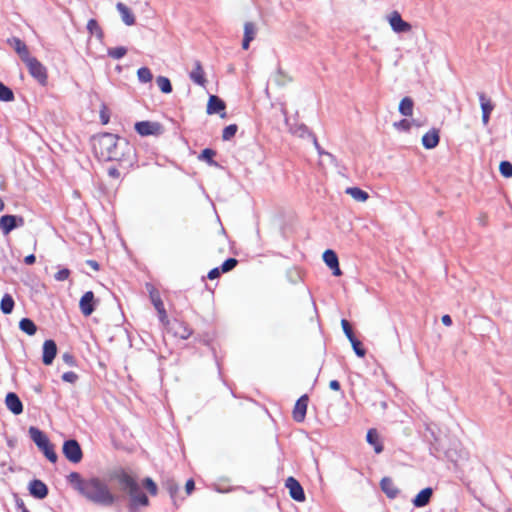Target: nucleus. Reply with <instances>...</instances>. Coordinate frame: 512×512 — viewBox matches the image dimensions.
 Wrapping results in <instances>:
<instances>
[{
  "instance_id": "obj_1",
  "label": "nucleus",
  "mask_w": 512,
  "mask_h": 512,
  "mask_svg": "<svg viewBox=\"0 0 512 512\" xmlns=\"http://www.w3.org/2000/svg\"><path fill=\"white\" fill-rule=\"evenodd\" d=\"M67 482L80 496L95 505L110 507L118 499L108 483L100 477L83 478L80 473L71 472L67 476Z\"/></svg>"
},
{
  "instance_id": "obj_2",
  "label": "nucleus",
  "mask_w": 512,
  "mask_h": 512,
  "mask_svg": "<svg viewBox=\"0 0 512 512\" xmlns=\"http://www.w3.org/2000/svg\"><path fill=\"white\" fill-rule=\"evenodd\" d=\"M92 150L97 160H121L124 156L119 150L122 147L128 148L124 140L116 135L104 133L92 138Z\"/></svg>"
},
{
  "instance_id": "obj_3",
  "label": "nucleus",
  "mask_w": 512,
  "mask_h": 512,
  "mask_svg": "<svg viewBox=\"0 0 512 512\" xmlns=\"http://www.w3.org/2000/svg\"><path fill=\"white\" fill-rule=\"evenodd\" d=\"M115 478L121 489L129 495V512H136L140 506L145 507L149 505L147 495L142 491L135 478L123 470L116 474Z\"/></svg>"
},
{
  "instance_id": "obj_4",
  "label": "nucleus",
  "mask_w": 512,
  "mask_h": 512,
  "mask_svg": "<svg viewBox=\"0 0 512 512\" xmlns=\"http://www.w3.org/2000/svg\"><path fill=\"white\" fill-rule=\"evenodd\" d=\"M24 63L26 64L30 75L34 79H36L43 86L47 84V69L38 59L31 57Z\"/></svg>"
},
{
  "instance_id": "obj_5",
  "label": "nucleus",
  "mask_w": 512,
  "mask_h": 512,
  "mask_svg": "<svg viewBox=\"0 0 512 512\" xmlns=\"http://www.w3.org/2000/svg\"><path fill=\"white\" fill-rule=\"evenodd\" d=\"M62 452L66 459L72 463H79L83 458L81 446L75 439L66 440L63 443Z\"/></svg>"
},
{
  "instance_id": "obj_6",
  "label": "nucleus",
  "mask_w": 512,
  "mask_h": 512,
  "mask_svg": "<svg viewBox=\"0 0 512 512\" xmlns=\"http://www.w3.org/2000/svg\"><path fill=\"white\" fill-rule=\"evenodd\" d=\"M24 225V219L22 216L17 215H3L0 218V229L4 235H8L15 228Z\"/></svg>"
},
{
  "instance_id": "obj_7",
  "label": "nucleus",
  "mask_w": 512,
  "mask_h": 512,
  "mask_svg": "<svg viewBox=\"0 0 512 512\" xmlns=\"http://www.w3.org/2000/svg\"><path fill=\"white\" fill-rule=\"evenodd\" d=\"M99 300H97L92 291L85 292L79 302L80 311L84 316H90L96 308Z\"/></svg>"
},
{
  "instance_id": "obj_8",
  "label": "nucleus",
  "mask_w": 512,
  "mask_h": 512,
  "mask_svg": "<svg viewBox=\"0 0 512 512\" xmlns=\"http://www.w3.org/2000/svg\"><path fill=\"white\" fill-rule=\"evenodd\" d=\"M388 22L392 28V30L396 33H406L410 32L412 26L404 21L399 14V12L394 11L388 16Z\"/></svg>"
},
{
  "instance_id": "obj_9",
  "label": "nucleus",
  "mask_w": 512,
  "mask_h": 512,
  "mask_svg": "<svg viewBox=\"0 0 512 512\" xmlns=\"http://www.w3.org/2000/svg\"><path fill=\"white\" fill-rule=\"evenodd\" d=\"M135 130L141 136L157 135L161 131V125L157 122L141 121L135 124Z\"/></svg>"
},
{
  "instance_id": "obj_10",
  "label": "nucleus",
  "mask_w": 512,
  "mask_h": 512,
  "mask_svg": "<svg viewBox=\"0 0 512 512\" xmlns=\"http://www.w3.org/2000/svg\"><path fill=\"white\" fill-rule=\"evenodd\" d=\"M285 486L289 489V494L293 500L298 502L305 500L304 490L294 477H288L286 479Z\"/></svg>"
},
{
  "instance_id": "obj_11",
  "label": "nucleus",
  "mask_w": 512,
  "mask_h": 512,
  "mask_svg": "<svg viewBox=\"0 0 512 512\" xmlns=\"http://www.w3.org/2000/svg\"><path fill=\"white\" fill-rule=\"evenodd\" d=\"M225 108V102L218 96L211 95L209 97L206 110L207 114H219L222 118H224L226 116Z\"/></svg>"
},
{
  "instance_id": "obj_12",
  "label": "nucleus",
  "mask_w": 512,
  "mask_h": 512,
  "mask_svg": "<svg viewBox=\"0 0 512 512\" xmlns=\"http://www.w3.org/2000/svg\"><path fill=\"white\" fill-rule=\"evenodd\" d=\"M189 78L193 83H195L201 87H205V85L207 83V79L205 77V72L202 67V64L199 60H195L193 62V68L189 72Z\"/></svg>"
},
{
  "instance_id": "obj_13",
  "label": "nucleus",
  "mask_w": 512,
  "mask_h": 512,
  "mask_svg": "<svg viewBox=\"0 0 512 512\" xmlns=\"http://www.w3.org/2000/svg\"><path fill=\"white\" fill-rule=\"evenodd\" d=\"M57 354V345L54 340H45L43 343L42 361L45 365H51Z\"/></svg>"
},
{
  "instance_id": "obj_14",
  "label": "nucleus",
  "mask_w": 512,
  "mask_h": 512,
  "mask_svg": "<svg viewBox=\"0 0 512 512\" xmlns=\"http://www.w3.org/2000/svg\"><path fill=\"white\" fill-rule=\"evenodd\" d=\"M309 398L308 396L302 395L295 403L293 409V419L296 422H302L305 419Z\"/></svg>"
},
{
  "instance_id": "obj_15",
  "label": "nucleus",
  "mask_w": 512,
  "mask_h": 512,
  "mask_svg": "<svg viewBox=\"0 0 512 512\" xmlns=\"http://www.w3.org/2000/svg\"><path fill=\"white\" fill-rule=\"evenodd\" d=\"M28 490L29 493L36 499H44L48 495L47 485L39 479L30 481Z\"/></svg>"
},
{
  "instance_id": "obj_16",
  "label": "nucleus",
  "mask_w": 512,
  "mask_h": 512,
  "mask_svg": "<svg viewBox=\"0 0 512 512\" xmlns=\"http://www.w3.org/2000/svg\"><path fill=\"white\" fill-rule=\"evenodd\" d=\"M5 404L14 415H19L23 412V404L18 395L14 392H9L6 395Z\"/></svg>"
},
{
  "instance_id": "obj_17",
  "label": "nucleus",
  "mask_w": 512,
  "mask_h": 512,
  "mask_svg": "<svg viewBox=\"0 0 512 512\" xmlns=\"http://www.w3.org/2000/svg\"><path fill=\"white\" fill-rule=\"evenodd\" d=\"M8 43L14 48L23 62L32 57L27 45L21 39L13 37L8 40Z\"/></svg>"
},
{
  "instance_id": "obj_18",
  "label": "nucleus",
  "mask_w": 512,
  "mask_h": 512,
  "mask_svg": "<svg viewBox=\"0 0 512 512\" xmlns=\"http://www.w3.org/2000/svg\"><path fill=\"white\" fill-rule=\"evenodd\" d=\"M479 101L482 110V122L486 126L489 123L490 114L494 109V105L484 93H479Z\"/></svg>"
},
{
  "instance_id": "obj_19",
  "label": "nucleus",
  "mask_w": 512,
  "mask_h": 512,
  "mask_svg": "<svg viewBox=\"0 0 512 512\" xmlns=\"http://www.w3.org/2000/svg\"><path fill=\"white\" fill-rule=\"evenodd\" d=\"M432 495L433 489L431 487L424 488L415 496V498L412 500V503L417 508L425 507L429 504Z\"/></svg>"
},
{
  "instance_id": "obj_20",
  "label": "nucleus",
  "mask_w": 512,
  "mask_h": 512,
  "mask_svg": "<svg viewBox=\"0 0 512 512\" xmlns=\"http://www.w3.org/2000/svg\"><path fill=\"white\" fill-rule=\"evenodd\" d=\"M257 26L253 22H246L244 24V37L242 42L243 49L247 50L249 48L250 42L254 40L257 34Z\"/></svg>"
},
{
  "instance_id": "obj_21",
  "label": "nucleus",
  "mask_w": 512,
  "mask_h": 512,
  "mask_svg": "<svg viewBox=\"0 0 512 512\" xmlns=\"http://www.w3.org/2000/svg\"><path fill=\"white\" fill-rule=\"evenodd\" d=\"M380 486L388 498L394 499L399 493L391 478L384 477L380 482Z\"/></svg>"
},
{
  "instance_id": "obj_22",
  "label": "nucleus",
  "mask_w": 512,
  "mask_h": 512,
  "mask_svg": "<svg viewBox=\"0 0 512 512\" xmlns=\"http://www.w3.org/2000/svg\"><path fill=\"white\" fill-rule=\"evenodd\" d=\"M439 143V133L437 130L433 129L428 131L422 137V144L427 149H432L436 147Z\"/></svg>"
},
{
  "instance_id": "obj_23",
  "label": "nucleus",
  "mask_w": 512,
  "mask_h": 512,
  "mask_svg": "<svg viewBox=\"0 0 512 512\" xmlns=\"http://www.w3.org/2000/svg\"><path fill=\"white\" fill-rule=\"evenodd\" d=\"M116 8L118 10V12L120 13L121 15V19L122 21L128 25V26H131V25H134L135 24V16L134 14L132 13V11L123 3H118L116 5Z\"/></svg>"
},
{
  "instance_id": "obj_24",
  "label": "nucleus",
  "mask_w": 512,
  "mask_h": 512,
  "mask_svg": "<svg viewBox=\"0 0 512 512\" xmlns=\"http://www.w3.org/2000/svg\"><path fill=\"white\" fill-rule=\"evenodd\" d=\"M366 440L373 446L375 453L380 454L383 451V445L379 440V434L376 429L368 430Z\"/></svg>"
},
{
  "instance_id": "obj_25",
  "label": "nucleus",
  "mask_w": 512,
  "mask_h": 512,
  "mask_svg": "<svg viewBox=\"0 0 512 512\" xmlns=\"http://www.w3.org/2000/svg\"><path fill=\"white\" fill-rule=\"evenodd\" d=\"M28 433L31 440L35 443L37 447H39L40 445L44 444L49 440L47 435L42 430L35 426H31L28 430Z\"/></svg>"
},
{
  "instance_id": "obj_26",
  "label": "nucleus",
  "mask_w": 512,
  "mask_h": 512,
  "mask_svg": "<svg viewBox=\"0 0 512 512\" xmlns=\"http://www.w3.org/2000/svg\"><path fill=\"white\" fill-rule=\"evenodd\" d=\"M414 109L413 99L410 97H404L399 103V113L403 116H412Z\"/></svg>"
},
{
  "instance_id": "obj_27",
  "label": "nucleus",
  "mask_w": 512,
  "mask_h": 512,
  "mask_svg": "<svg viewBox=\"0 0 512 512\" xmlns=\"http://www.w3.org/2000/svg\"><path fill=\"white\" fill-rule=\"evenodd\" d=\"M345 193L350 195L354 200L358 202H365L369 195L366 191L358 188V187H348L345 190Z\"/></svg>"
},
{
  "instance_id": "obj_28",
  "label": "nucleus",
  "mask_w": 512,
  "mask_h": 512,
  "mask_svg": "<svg viewBox=\"0 0 512 512\" xmlns=\"http://www.w3.org/2000/svg\"><path fill=\"white\" fill-rule=\"evenodd\" d=\"M15 306L13 297L6 293L1 299L0 309L3 314H11Z\"/></svg>"
},
{
  "instance_id": "obj_29",
  "label": "nucleus",
  "mask_w": 512,
  "mask_h": 512,
  "mask_svg": "<svg viewBox=\"0 0 512 512\" xmlns=\"http://www.w3.org/2000/svg\"><path fill=\"white\" fill-rule=\"evenodd\" d=\"M19 328L29 336L34 335L37 331V326L30 318H22L19 322Z\"/></svg>"
},
{
  "instance_id": "obj_30",
  "label": "nucleus",
  "mask_w": 512,
  "mask_h": 512,
  "mask_svg": "<svg viewBox=\"0 0 512 512\" xmlns=\"http://www.w3.org/2000/svg\"><path fill=\"white\" fill-rule=\"evenodd\" d=\"M38 448L43 452L45 457L50 462L55 463L57 461V459H58L57 453L54 451V447L50 443L49 440L47 442H45L44 444L40 445Z\"/></svg>"
},
{
  "instance_id": "obj_31",
  "label": "nucleus",
  "mask_w": 512,
  "mask_h": 512,
  "mask_svg": "<svg viewBox=\"0 0 512 512\" xmlns=\"http://www.w3.org/2000/svg\"><path fill=\"white\" fill-rule=\"evenodd\" d=\"M323 261L329 268L336 267V265L339 263L337 254L330 249L323 253Z\"/></svg>"
},
{
  "instance_id": "obj_32",
  "label": "nucleus",
  "mask_w": 512,
  "mask_h": 512,
  "mask_svg": "<svg viewBox=\"0 0 512 512\" xmlns=\"http://www.w3.org/2000/svg\"><path fill=\"white\" fill-rule=\"evenodd\" d=\"M87 30L91 35H95L99 40L103 38V31L95 19H90L88 21Z\"/></svg>"
},
{
  "instance_id": "obj_33",
  "label": "nucleus",
  "mask_w": 512,
  "mask_h": 512,
  "mask_svg": "<svg viewBox=\"0 0 512 512\" xmlns=\"http://www.w3.org/2000/svg\"><path fill=\"white\" fill-rule=\"evenodd\" d=\"M14 98L13 91L8 86L0 82V101L11 102Z\"/></svg>"
},
{
  "instance_id": "obj_34",
  "label": "nucleus",
  "mask_w": 512,
  "mask_h": 512,
  "mask_svg": "<svg viewBox=\"0 0 512 512\" xmlns=\"http://www.w3.org/2000/svg\"><path fill=\"white\" fill-rule=\"evenodd\" d=\"M156 83H157L159 89L163 93L168 94V93H170L172 91L171 82H170V80L167 77H164V76L157 77Z\"/></svg>"
},
{
  "instance_id": "obj_35",
  "label": "nucleus",
  "mask_w": 512,
  "mask_h": 512,
  "mask_svg": "<svg viewBox=\"0 0 512 512\" xmlns=\"http://www.w3.org/2000/svg\"><path fill=\"white\" fill-rule=\"evenodd\" d=\"M137 77L140 82L142 83H148L152 80L153 75L149 68L147 67H141L137 71Z\"/></svg>"
},
{
  "instance_id": "obj_36",
  "label": "nucleus",
  "mask_w": 512,
  "mask_h": 512,
  "mask_svg": "<svg viewBox=\"0 0 512 512\" xmlns=\"http://www.w3.org/2000/svg\"><path fill=\"white\" fill-rule=\"evenodd\" d=\"M107 53L109 57L118 60L126 55L127 49L123 46L113 47L109 48Z\"/></svg>"
},
{
  "instance_id": "obj_37",
  "label": "nucleus",
  "mask_w": 512,
  "mask_h": 512,
  "mask_svg": "<svg viewBox=\"0 0 512 512\" xmlns=\"http://www.w3.org/2000/svg\"><path fill=\"white\" fill-rule=\"evenodd\" d=\"M290 132L298 137L304 138L307 135H311L308 128L304 124L295 125L290 127Z\"/></svg>"
},
{
  "instance_id": "obj_38",
  "label": "nucleus",
  "mask_w": 512,
  "mask_h": 512,
  "mask_svg": "<svg viewBox=\"0 0 512 512\" xmlns=\"http://www.w3.org/2000/svg\"><path fill=\"white\" fill-rule=\"evenodd\" d=\"M349 341L352 345V348H353L355 354L358 357H364L366 355V350L362 347L361 342L356 337Z\"/></svg>"
},
{
  "instance_id": "obj_39",
  "label": "nucleus",
  "mask_w": 512,
  "mask_h": 512,
  "mask_svg": "<svg viewBox=\"0 0 512 512\" xmlns=\"http://www.w3.org/2000/svg\"><path fill=\"white\" fill-rule=\"evenodd\" d=\"M237 264H238L237 259L228 258L222 263V265L220 266V269H221L222 273H227V272L233 270Z\"/></svg>"
},
{
  "instance_id": "obj_40",
  "label": "nucleus",
  "mask_w": 512,
  "mask_h": 512,
  "mask_svg": "<svg viewBox=\"0 0 512 512\" xmlns=\"http://www.w3.org/2000/svg\"><path fill=\"white\" fill-rule=\"evenodd\" d=\"M499 170L503 177H512V162H500Z\"/></svg>"
},
{
  "instance_id": "obj_41",
  "label": "nucleus",
  "mask_w": 512,
  "mask_h": 512,
  "mask_svg": "<svg viewBox=\"0 0 512 512\" xmlns=\"http://www.w3.org/2000/svg\"><path fill=\"white\" fill-rule=\"evenodd\" d=\"M237 125L231 124L224 128L222 138L224 140H230L232 137L235 136L237 132Z\"/></svg>"
},
{
  "instance_id": "obj_42",
  "label": "nucleus",
  "mask_w": 512,
  "mask_h": 512,
  "mask_svg": "<svg viewBox=\"0 0 512 512\" xmlns=\"http://www.w3.org/2000/svg\"><path fill=\"white\" fill-rule=\"evenodd\" d=\"M150 298L156 310H160L164 307L163 301L157 291L150 292Z\"/></svg>"
},
{
  "instance_id": "obj_43",
  "label": "nucleus",
  "mask_w": 512,
  "mask_h": 512,
  "mask_svg": "<svg viewBox=\"0 0 512 512\" xmlns=\"http://www.w3.org/2000/svg\"><path fill=\"white\" fill-rule=\"evenodd\" d=\"M143 485L145 486V488L148 490V492L151 495L157 494V485L151 478H149V477L145 478L143 480Z\"/></svg>"
},
{
  "instance_id": "obj_44",
  "label": "nucleus",
  "mask_w": 512,
  "mask_h": 512,
  "mask_svg": "<svg viewBox=\"0 0 512 512\" xmlns=\"http://www.w3.org/2000/svg\"><path fill=\"white\" fill-rule=\"evenodd\" d=\"M341 326H342L343 332L346 335V337L348 338V340L355 338V335L352 331L351 325L346 319L341 320Z\"/></svg>"
},
{
  "instance_id": "obj_45",
  "label": "nucleus",
  "mask_w": 512,
  "mask_h": 512,
  "mask_svg": "<svg viewBox=\"0 0 512 512\" xmlns=\"http://www.w3.org/2000/svg\"><path fill=\"white\" fill-rule=\"evenodd\" d=\"M411 125H412V121H410L408 119H402V120L394 123V127L397 130H403V131H408L410 129Z\"/></svg>"
},
{
  "instance_id": "obj_46",
  "label": "nucleus",
  "mask_w": 512,
  "mask_h": 512,
  "mask_svg": "<svg viewBox=\"0 0 512 512\" xmlns=\"http://www.w3.org/2000/svg\"><path fill=\"white\" fill-rule=\"evenodd\" d=\"M61 378L64 382L74 384L78 380V375L73 371H68L63 373Z\"/></svg>"
},
{
  "instance_id": "obj_47",
  "label": "nucleus",
  "mask_w": 512,
  "mask_h": 512,
  "mask_svg": "<svg viewBox=\"0 0 512 512\" xmlns=\"http://www.w3.org/2000/svg\"><path fill=\"white\" fill-rule=\"evenodd\" d=\"M70 276V270L68 268L60 269L55 275L54 278L57 281H65Z\"/></svg>"
},
{
  "instance_id": "obj_48",
  "label": "nucleus",
  "mask_w": 512,
  "mask_h": 512,
  "mask_svg": "<svg viewBox=\"0 0 512 512\" xmlns=\"http://www.w3.org/2000/svg\"><path fill=\"white\" fill-rule=\"evenodd\" d=\"M215 155L216 152L214 150L206 148L200 154L199 160H211Z\"/></svg>"
},
{
  "instance_id": "obj_49",
  "label": "nucleus",
  "mask_w": 512,
  "mask_h": 512,
  "mask_svg": "<svg viewBox=\"0 0 512 512\" xmlns=\"http://www.w3.org/2000/svg\"><path fill=\"white\" fill-rule=\"evenodd\" d=\"M62 360L69 366H75V358L72 354L68 352L62 355Z\"/></svg>"
},
{
  "instance_id": "obj_50",
  "label": "nucleus",
  "mask_w": 512,
  "mask_h": 512,
  "mask_svg": "<svg viewBox=\"0 0 512 512\" xmlns=\"http://www.w3.org/2000/svg\"><path fill=\"white\" fill-rule=\"evenodd\" d=\"M180 327L182 328V332L176 331V334L179 335L182 339L189 338V336L192 334V330L186 326L180 325Z\"/></svg>"
},
{
  "instance_id": "obj_51",
  "label": "nucleus",
  "mask_w": 512,
  "mask_h": 512,
  "mask_svg": "<svg viewBox=\"0 0 512 512\" xmlns=\"http://www.w3.org/2000/svg\"><path fill=\"white\" fill-rule=\"evenodd\" d=\"M222 273L220 267H216V268H213L211 269L209 272H208V275L207 277L210 279V280H214V279H217L220 274Z\"/></svg>"
},
{
  "instance_id": "obj_52",
  "label": "nucleus",
  "mask_w": 512,
  "mask_h": 512,
  "mask_svg": "<svg viewBox=\"0 0 512 512\" xmlns=\"http://www.w3.org/2000/svg\"><path fill=\"white\" fill-rule=\"evenodd\" d=\"M107 173H108V175H109L111 178H114V179H119V178H120V176H121L120 171H119L116 167H110V168H108Z\"/></svg>"
},
{
  "instance_id": "obj_53",
  "label": "nucleus",
  "mask_w": 512,
  "mask_h": 512,
  "mask_svg": "<svg viewBox=\"0 0 512 512\" xmlns=\"http://www.w3.org/2000/svg\"><path fill=\"white\" fill-rule=\"evenodd\" d=\"M16 507L18 510H20L21 512H30L28 510V508L26 507L24 501L20 498H17L16 499Z\"/></svg>"
},
{
  "instance_id": "obj_54",
  "label": "nucleus",
  "mask_w": 512,
  "mask_h": 512,
  "mask_svg": "<svg viewBox=\"0 0 512 512\" xmlns=\"http://www.w3.org/2000/svg\"><path fill=\"white\" fill-rule=\"evenodd\" d=\"M100 118L103 124H107L109 122V116L106 113V107L103 106V109L100 112Z\"/></svg>"
},
{
  "instance_id": "obj_55",
  "label": "nucleus",
  "mask_w": 512,
  "mask_h": 512,
  "mask_svg": "<svg viewBox=\"0 0 512 512\" xmlns=\"http://www.w3.org/2000/svg\"><path fill=\"white\" fill-rule=\"evenodd\" d=\"M195 488V483L192 479H189L187 482H186V485H185V489H186V492L188 494H190Z\"/></svg>"
},
{
  "instance_id": "obj_56",
  "label": "nucleus",
  "mask_w": 512,
  "mask_h": 512,
  "mask_svg": "<svg viewBox=\"0 0 512 512\" xmlns=\"http://www.w3.org/2000/svg\"><path fill=\"white\" fill-rule=\"evenodd\" d=\"M157 312H158L159 320H160L162 323H165V321L167 320V313H166V311H165V308L163 307L162 309L157 310Z\"/></svg>"
},
{
  "instance_id": "obj_57",
  "label": "nucleus",
  "mask_w": 512,
  "mask_h": 512,
  "mask_svg": "<svg viewBox=\"0 0 512 512\" xmlns=\"http://www.w3.org/2000/svg\"><path fill=\"white\" fill-rule=\"evenodd\" d=\"M36 261V257L34 254H30V255H27L25 258H24V263L26 265H32L34 264Z\"/></svg>"
},
{
  "instance_id": "obj_58",
  "label": "nucleus",
  "mask_w": 512,
  "mask_h": 512,
  "mask_svg": "<svg viewBox=\"0 0 512 512\" xmlns=\"http://www.w3.org/2000/svg\"><path fill=\"white\" fill-rule=\"evenodd\" d=\"M329 387H330V389H332L334 391H339L340 390V383L337 380H331L330 383H329Z\"/></svg>"
},
{
  "instance_id": "obj_59",
  "label": "nucleus",
  "mask_w": 512,
  "mask_h": 512,
  "mask_svg": "<svg viewBox=\"0 0 512 512\" xmlns=\"http://www.w3.org/2000/svg\"><path fill=\"white\" fill-rule=\"evenodd\" d=\"M86 263H87V265H89L95 271L99 270V264H98L97 261H95V260H87Z\"/></svg>"
},
{
  "instance_id": "obj_60",
  "label": "nucleus",
  "mask_w": 512,
  "mask_h": 512,
  "mask_svg": "<svg viewBox=\"0 0 512 512\" xmlns=\"http://www.w3.org/2000/svg\"><path fill=\"white\" fill-rule=\"evenodd\" d=\"M441 320L445 326H450L452 324V319L449 315H443Z\"/></svg>"
},
{
  "instance_id": "obj_61",
  "label": "nucleus",
  "mask_w": 512,
  "mask_h": 512,
  "mask_svg": "<svg viewBox=\"0 0 512 512\" xmlns=\"http://www.w3.org/2000/svg\"><path fill=\"white\" fill-rule=\"evenodd\" d=\"M330 269L332 270L334 276H340L342 274L339 264L336 265V267H331Z\"/></svg>"
},
{
  "instance_id": "obj_62",
  "label": "nucleus",
  "mask_w": 512,
  "mask_h": 512,
  "mask_svg": "<svg viewBox=\"0 0 512 512\" xmlns=\"http://www.w3.org/2000/svg\"><path fill=\"white\" fill-rule=\"evenodd\" d=\"M168 489H169V492L171 494H173L178 490V486L176 484H174L173 482H171L168 486Z\"/></svg>"
},
{
  "instance_id": "obj_63",
  "label": "nucleus",
  "mask_w": 512,
  "mask_h": 512,
  "mask_svg": "<svg viewBox=\"0 0 512 512\" xmlns=\"http://www.w3.org/2000/svg\"><path fill=\"white\" fill-rule=\"evenodd\" d=\"M5 208L4 201L0 198V212L3 211Z\"/></svg>"
},
{
  "instance_id": "obj_64",
  "label": "nucleus",
  "mask_w": 512,
  "mask_h": 512,
  "mask_svg": "<svg viewBox=\"0 0 512 512\" xmlns=\"http://www.w3.org/2000/svg\"><path fill=\"white\" fill-rule=\"evenodd\" d=\"M207 163H208V164H210V165H214V166H216V167H218V166H219L217 161H214V162H207Z\"/></svg>"
}]
</instances>
